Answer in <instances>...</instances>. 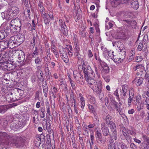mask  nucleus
I'll list each match as a JSON object with an SVG mask.
<instances>
[{"instance_id":"12","label":"nucleus","mask_w":149,"mask_h":149,"mask_svg":"<svg viewBox=\"0 0 149 149\" xmlns=\"http://www.w3.org/2000/svg\"><path fill=\"white\" fill-rule=\"evenodd\" d=\"M6 29L1 30L0 31V40L4 39L9 34L8 27V26H5Z\"/></svg>"},{"instance_id":"21","label":"nucleus","mask_w":149,"mask_h":149,"mask_svg":"<svg viewBox=\"0 0 149 149\" xmlns=\"http://www.w3.org/2000/svg\"><path fill=\"white\" fill-rule=\"evenodd\" d=\"M18 59H19V62L21 64L24 63H25L26 60L25 61V62L24 63L25 60V55L22 52H21V54H19L18 55Z\"/></svg>"},{"instance_id":"1","label":"nucleus","mask_w":149,"mask_h":149,"mask_svg":"<svg viewBox=\"0 0 149 149\" xmlns=\"http://www.w3.org/2000/svg\"><path fill=\"white\" fill-rule=\"evenodd\" d=\"M0 59V69L6 71H10L15 68V66L12 63L13 61L12 62L8 60V58L5 55L1 56Z\"/></svg>"},{"instance_id":"26","label":"nucleus","mask_w":149,"mask_h":149,"mask_svg":"<svg viewBox=\"0 0 149 149\" xmlns=\"http://www.w3.org/2000/svg\"><path fill=\"white\" fill-rule=\"evenodd\" d=\"M8 107L7 106H0V113H4L8 109Z\"/></svg>"},{"instance_id":"24","label":"nucleus","mask_w":149,"mask_h":149,"mask_svg":"<svg viewBox=\"0 0 149 149\" xmlns=\"http://www.w3.org/2000/svg\"><path fill=\"white\" fill-rule=\"evenodd\" d=\"M106 124L108 125H109V124L113 123L112 119L111 116L109 114H108L104 119Z\"/></svg>"},{"instance_id":"30","label":"nucleus","mask_w":149,"mask_h":149,"mask_svg":"<svg viewBox=\"0 0 149 149\" xmlns=\"http://www.w3.org/2000/svg\"><path fill=\"white\" fill-rule=\"evenodd\" d=\"M96 141L97 143L100 145L104 144L105 143V140H104L102 137L96 139Z\"/></svg>"},{"instance_id":"9","label":"nucleus","mask_w":149,"mask_h":149,"mask_svg":"<svg viewBox=\"0 0 149 149\" xmlns=\"http://www.w3.org/2000/svg\"><path fill=\"white\" fill-rule=\"evenodd\" d=\"M11 24L17 26V29H21V23L20 20L18 18L13 19L10 22Z\"/></svg>"},{"instance_id":"43","label":"nucleus","mask_w":149,"mask_h":149,"mask_svg":"<svg viewBox=\"0 0 149 149\" xmlns=\"http://www.w3.org/2000/svg\"><path fill=\"white\" fill-rule=\"evenodd\" d=\"M114 95L116 96V98L117 99L118 101H120V100L119 97V96L118 93V91L117 89L114 93Z\"/></svg>"},{"instance_id":"14","label":"nucleus","mask_w":149,"mask_h":149,"mask_svg":"<svg viewBox=\"0 0 149 149\" xmlns=\"http://www.w3.org/2000/svg\"><path fill=\"white\" fill-rule=\"evenodd\" d=\"M124 23H126L128 26H131L132 28L134 27L136 24V22L134 20L127 19L123 20Z\"/></svg>"},{"instance_id":"22","label":"nucleus","mask_w":149,"mask_h":149,"mask_svg":"<svg viewBox=\"0 0 149 149\" xmlns=\"http://www.w3.org/2000/svg\"><path fill=\"white\" fill-rule=\"evenodd\" d=\"M10 128L13 130L18 129L19 127V123L15 121H12L10 123Z\"/></svg>"},{"instance_id":"51","label":"nucleus","mask_w":149,"mask_h":149,"mask_svg":"<svg viewBox=\"0 0 149 149\" xmlns=\"http://www.w3.org/2000/svg\"><path fill=\"white\" fill-rule=\"evenodd\" d=\"M113 26V24L111 22H109L108 25H106V28L108 30H109V29L111 28Z\"/></svg>"},{"instance_id":"41","label":"nucleus","mask_w":149,"mask_h":149,"mask_svg":"<svg viewBox=\"0 0 149 149\" xmlns=\"http://www.w3.org/2000/svg\"><path fill=\"white\" fill-rule=\"evenodd\" d=\"M140 73L141 74V75H142V74H143V75H144V73L146 72V71L145 69V68L144 66H143V65L142 66L141 68L139 70Z\"/></svg>"},{"instance_id":"19","label":"nucleus","mask_w":149,"mask_h":149,"mask_svg":"<svg viewBox=\"0 0 149 149\" xmlns=\"http://www.w3.org/2000/svg\"><path fill=\"white\" fill-rule=\"evenodd\" d=\"M78 98L80 100L81 107L83 109L85 106V99L82 94L80 93L79 94Z\"/></svg>"},{"instance_id":"18","label":"nucleus","mask_w":149,"mask_h":149,"mask_svg":"<svg viewBox=\"0 0 149 149\" xmlns=\"http://www.w3.org/2000/svg\"><path fill=\"white\" fill-rule=\"evenodd\" d=\"M147 48V46L145 43L143 42H140L137 48V49L139 51H141L142 49L143 52L146 51Z\"/></svg>"},{"instance_id":"8","label":"nucleus","mask_w":149,"mask_h":149,"mask_svg":"<svg viewBox=\"0 0 149 149\" xmlns=\"http://www.w3.org/2000/svg\"><path fill=\"white\" fill-rule=\"evenodd\" d=\"M101 128L103 135L104 136H106L109 135L110 136H111L109 129L107 127L105 126V124L103 122L101 123Z\"/></svg>"},{"instance_id":"40","label":"nucleus","mask_w":149,"mask_h":149,"mask_svg":"<svg viewBox=\"0 0 149 149\" xmlns=\"http://www.w3.org/2000/svg\"><path fill=\"white\" fill-rule=\"evenodd\" d=\"M95 137L96 139L102 137L101 130L98 132H95Z\"/></svg>"},{"instance_id":"44","label":"nucleus","mask_w":149,"mask_h":149,"mask_svg":"<svg viewBox=\"0 0 149 149\" xmlns=\"http://www.w3.org/2000/svg\"><path fill=\"white\" fill-rule=\"evenodd\" d=\"M143 108V104L141 103H140L138 104L137 108V110L138 111H139L141 110Z\"/></svg>"},{"instance_id":"7","label":"nucleus","mask_w":149,"mask_h":149,"mask_svg":"<svg viewBox=\"0 0 149 149\" xmlns=\"http://www.w3.org/2000/svg\"><path fill=\"white\" fill-rule=\"evenodd\" d=\"M16 40L15 36H11L9 41H8V47L11 49H13L15 47H16L18 46Z\"/></svg>"},{"instance_id":"49","label":"nucleus","mask_w":149,"mask_h":149,"mask_svg":"<svg viewBox=\"0 0 149 149\" xmlns=\"http://www.w3.org/2000/svg\"><path fill=\"white\" fill-rule=\"evenodd\" d=\"M51 51L54 53L56 58H58L59 57L58 53L57 50L56 49H54L53 48H52V50H51Z\"/></svg>"},{"instance_id":"29","label":"nucleus","mask_w":149,"mask_h":149,"mask_svg":"<svg viewBox=\"0 0 149 149\" xmlns=\"http://www.w3.org/2000/svg\"><path fill=\"white\" fill-rule=\"evenodd\" d=\"M134 83L137 85V86H140L142 83V81L138 77L136 78L134 80Z\"/></svg>"},{"instance_id":"25","label":"nucleus","mask_w":149,"mask_h":149,"mask_svg":"<svg viewBox=\"0 0 149 149\" xmlns=\"http://www.w3.org/2000/svg\"><path fill=\"white\" fill-rule=\"evenodd\" d=\"M121 58L118 57L117 56H115L113 59L115 62L118 63H120L123 61V59L125 57L122 56Z\"/></svg>"},{"instance_id":"31","label":"nucleus","mask_w":149,"mask_h":149,"mask_svg":"<svg viewBox=\"0 0 149 149\" xmlns=\"http://www.w3.org/2000/svg\"><path fill=\"white\" fill-rule=\"evenodd\" d=\"M36 146L38 147L40 145L41 143V139L39 137H37L34 141Z\"/></svg>"},{"instance_id":"11","label":"nucleus","mask_w":149,"mask_h":149,"mask_svg":"<svg viewBox=\"0 0 149 149\" xmlns=\"http://www.w3.org/2000/svg\"><path fill=\"white\" fill-rule=\"evenodd\" d=\"M117 47L118 48V49L120 50V54L125 57L126 56V52L125 49L124 47V45L122 43L120 42L117 43Z\"/></svg>"},{"instance_id":"42","label":"nucleus","mask_w":149,"mask_h":149,"mask_svg":"<svg viewBox=\"0 0 149 149\" xmlns=\"http://www.w3.org/2000/svg\"><path fill=\"white\" fill-rule=\"evenodd\" d=\"M134 90L133 88H131L129 92V97H134Z\"/></svg>"},{"instance_id":"3","label":"nucleus","mask_w":149,"mask_h":149,"mask_svg":"<svg viewBox=\"0 0 149 149\" xmlns=\"http://www.w3.org/2000/svg\"><path fill=\"white\" fill-rule=\"evenodd\" d=\"M82 70L86 79L90 77H94V73L90 66H88L86 68L83 67Z\"/></svg>"},{"instance_id":"47","label":"nucleus","mask_w":149,"mask_h":149,"mask_svg":"<svg viewBox=\"0 0 149 149\" xmlns=\"http://www.w3.org/2000/svg\"><path fill=\"white\" fill-rule=\"evenodd\" d=\"M114 52L112 51H109L108 52V56L111 58L113 59V58L114 57L115 55H114L113 54Z\"/></svg>"},{"instance_id":"27","label":"nucleus","mask_w":149,"mask_h":149,"mask_svg":"<svg viewBox=\"0 0 149 149\" xmlns=\"http://www.w3.org/2000/svg\"><path fill=\"white\" fill-rule=\"evenodd\" d=\"M131 7L136 10L139 7V2L137 1L132 2L131 3Z\"/></svg>"},{"instance_id":"32","label":"nucleus","mask_w":149,"mask_h":149,"mask_svg":"<svg viewBox=\"0 0 149 149\" xmlns=\"http://www.w3.org/2000/svg\"><path fill=\"white\" fill-rule=\"evenodd\" d=\"M119 145L120 147H118L117 149H128L127 146L123 143H119Z\"/></svg>"},{"instance_id":"4","label":"nucleus","mask_w":149,"mask_h":149,"mask_svg":"<svg viewBox=\"0 0 149 149\" xmlns=\"http://www.w3.org/2000/svg\"><path fill=\"white\" fill-rule=\"evenodd\" d=\"M59 50L61 58L65 63H68L69 62V58L65 49L61 46L59 47Z\"/></svg>"},{"instance_id":"37","label":"nucleus","mask_w":149,"mask_h":149,"mask_svg":"<svg viewBox=\"0 0 149 149\" xmlns=\"http://www.w3.org/2000/svg\"><path fill=\"white\" fill-rule=\"evenodd\" d=\"M43 91L44 96L47 97L48 92V87L46 85L43 87Z\"/></svg>"},{"instance_id":"62","label":"nucleus","mask_w":149,"mask_h":149,"mask_svg":"<svg viewBox=\"0 0 149 149\" xmlns=\"http://www.w3.org/2000/svg\"><path fill=\"white\" fill-rule=\"evenodd\" d=\"M125 137L128 142H131V137L129 135H127Z\"/></svg>"},{"instance_id":"35","label":"nucleus","mask_w":149,"mask_h":149,"mask_svg":"<svg viewBox=\"0 0 149 149\" xmlns=\"http://www.w3.org/2000/svg\"><path fill=\"white\" fill-rule=\"evenodd\" d=\"M69 81L72 89L74 90L76 89V87L75 86V82L71 78H69Z\"/></svg>"},{"instance_id":"17","label":"nucleus","mask_w":149,"mask_h":149,"mask_svg":"<svg viewBox=\"0 0 149 149\" xmlns=\"http://www.w3.org/2000/svg\"><path fill=\"white\" fill-rule=\"evenodd\" d=\"M8 47V41L7 40L0 42V51H2L5 49L6 48Z\"/></svg>"},{"instance_id":"6","label":"nucleus","mask_w":149,"mask_h":149,"mask_svg":"<svg viewBox=\"0 0 149 149\" xmlns=\"http://www.w3.org/2000/svg\"><path fill=\"white\" fill-rule=\"evenodd\" d=\"M25 141V139L21 137H18L14 142V144L17 147H23L24 145Z\"/></svg>"},{"instance_id":"61","label":"nucleus","mask_w":149,"mask_h":149,"mask_svg":"<svg viewBox=\"0 0 149 149\" xmlns=\"http://www.w3.org/2000/svg\"><path fill=\"white\" fill-rule=\"evenodd\" d=\"M50 107L49 105H47L46 107V110L47 113H46V115L47 114H49L50 113Z\"/></svg>"},{"instance_id":"36","label":"nucleus","mask_w":149,"mask_h":149,"mask_svg":"<svg viewBox=\"0 0 149 149\" xmlns=\"http://www.w3.org/2000/svg\"><path fill=\"white\" fill-rule=\"evenodd\" d=\"M49 62L48 61H46L45 62V72H48L50 71L49 68Z\"/></svg>"},{"instance_id":"57","label":"nucleus","mask_w":149,"mask_h":149,"mask_svg":"<svg viewBox=\"0 0 149 149\" xmlns=\"http://www.w3.org/2000/svg\"><path fill=\"white\" fill-rule=\"evenodd\" d=\"M111 102L115 107H117L118 103L115 100V99L114 98H112Z\"/></svg>"},{"instance_id":"34","label":"nucleus","mask_w":149,"mask_h":149,"mask_svg":"<svg viewBox=\"0 0 149 149\" xmlns=\"http://www.w3.org/2000/svg\"><path fill=\"white\" fill-rule=\"evenodd\" d=\"M94 135L93 134H91L90 135V138L91 142L89 141L90 143V147L91 148H92V145L94 144L93 141L94 140Z\"/></svg>"},{"instance_id":"45","label":"nucleus","mask_w":149,"mask_h":149,"mask_svg":"<svg viewBox=\"0 0 149 149\" xmlns=\"http://www.w3.org/2000/svg\"><path fill=\"white\" fill-rule=\"evenodd\" d=\"M44 22L46 24H48L50 22V19L47 17V16H44Z\"/></svg>"},{"instance_id":"28","label":"nucleus","mask_w":149,"mask_h":149,"mask_svg":"<svg viewBox=\"0 0 149 149\" xmlns=\"http://www.w3.org/2000/svg\"><path fill=\"white\" fill-rule=\"evenodd\" d=\"M110 128L112 133H115L116 132V127L115 123L113 122L109 124Z\"/></svg>"},{"instance_id":"59","label":"nucleus","mask_w":149,"mask_h":149,"mask_svg":"<svg viewBox=\"0 0 149 149\" xmlns=\"http://www.w3.org/2000/svg\"><path fill=\"white\" fill-rule=\"evenodd\" d=\"M6 135L7 134L5 132H0V138L2 139L3 137L6 136Z\"/></svg>"},{"instance_id":"15","label":"nucleus","mask_w":149,"mask_h":149,"mask_svg":"<svg viewBox=\"0 0 149 149\" xmlns=\"http://www.w3.org/2000/svg\"><path fill=\"white\" fill-rule=\"evenodd\" d=\"M18 45H20L24 40V37L23 35L19 34L15 36Z\"/></svg>"},{"instance_id":"5","label":"nucleus","mask_w":149,"mask_h":149,"mask_svg":"<svg viewBox=\"0 0 149 149\" xmlns=\"http://www.w3.org/2000/svg\"><path fill=\"white\" fill-rule=\"evenodd\" d=\"M59 25L60 26L61 31L65 36H67L68 34V30L67 26L65 25V22H63L61 19H59L58 21Z\"/></svg>"},{"instance_id":"20","label":"nucleus","mask_w":149,"mask_h":149,"mask_svg":"<svg viewBox=\"0 0 149 149\" xmlns=\"http://www.w3.org/2000/svg\"><path fill=\"white\" fill-rule=\"evenodd\" d=\"M17 26H14L12 24H10V30L12 33H14V34L19 33L21 29H17Z\"/></svg>"},{"instance_id":"39","label":"nucleus","mask_w":149,"mask_h":149,"mask_svg":"<svg viewBox=\"0 0 149 149\" xmlns=\"http://www.w3.org/2000/svg\"><path fill=\"white\" fill-rule=\"evenodd\" d=\"M42 60V59L40 57H36L35 60V63L39 65L40 64Z\"/></svg>"},{"instance_id":"55","label":"nucleus","mask_w":149,"mask_h":149,"mask_svg":"<svg viewBox=\"0 0 149 149\" xmlns=\"http://www.w3.org/2000/svg\"><path fill=\"white\" fill-rule=\"evenodd\" d=\"M134 56H132L131 55H129V56L127 58V61L130 62L131 61L134 59Z\"/></svg>"},{"instance_id":"63","label":"nucleus","mask_w":149,"mask_h":149,"mask_svg":"<svg viewBox=\"0 0 149 149\" xmlns=\"http://www.w3.org/2000/svg\"><path fill=\"white\" fill-rule=\"evenodd\" d=\"M8 125V122L6 120H4L3 121V123L2 124V125L3 127L5 128Z\"/></svg>"},{"instance_id":"58","label":"nucleus","mask_w":149,"mask_h":149,"mask_svg":"<svg viewBox=\"0 0 149 149\" xmlns=\"http://www.w3.org/2000/svg\"><path fill=\"white\" fill-rule=\"evenodd\" d=\"M144 79L146 80V84L149 82V74H147L146 72V74L144 77Z\"/></svg>"},{"instance_id":"48","label":"nucleus","mask_w":149,"mask_h":149,"mask_svg":"<svg viewBox=\"0 0 149 149\" xmlns=\"http://www.w3.org/2000/svg\"><path fill=\"white\" fill-rule=\"evenodd\" d=\"M88 108L91 112L93 113H94L95 112V110L92 105H89L88 106Z\"/></svg>"},{"instance_id":"64","label":"nucleus","mask_w":149,"mask_h":149,"mask_svg":"<svg viewBox=\"0 0 149 149\" xmlns=\"http://www.w3.org/2000/svg\"><path fill=\"white\" fill-rule=\"evenodd\" d=\"M104 79L106 82H109L110 80V76H107L104 77Z\"/></svg>"},{"instance_id":"33","label":"nucleus","mask_w":149,"mask_h":149,"mask_svg":"<svg viewBox=\"0 0 149 149\" xmlns=\"http://www.w3.org/2000/svg\"><path fill=\"white\" fill-rule=\"evenodd\" d=\"M74 50L75 52H79L80 50V47L77 41L74 42Z\"/></svg>"},{"instance_id":"16","label":"nucleus","mask_w":149,"mask_h":149,"mask_svg":"<svg viewBox=\"0 0 149 149\" xmlns=\"http://www.w3.org/2000/svg\"><path fill=\"white\" fill-rule=\"evenodd\" d=\"M109 144L107 146L108 149H116V145L111 136L109 141Z\"/></svg>"},{"instance_id":"50","label":"nucleus","mask_w":149,"mask_h":149,"mask_svg":"<svg viewBox=\"0 0 149 149\" xmlns=\"http://www.w3.org/2000/svg\"><path fill=\"white\" fill-rule=\"evenodd\" d=\"M70 97L73 99L72 102L74 103V105L73 107H74V109L77 108V107L76 106V100L74 98L73 95V94L71 95Z\"/></svg>"},{"instance_id":"46","label":"nucleus","mask_w":149,"mask_h":149,"mask_svg":"<svg viewBox=\"0 0 149 149\" xmlns=\"http://www.w3.org/2000/svg\"><path fill=\"white\" fill-rule=\"evenodd\" d=\"M142 66V65L141 64L137 65L134 67L133 68V70L134 71H136L138 70H139Z\"/></svg>"},{"instance_id":"13","label":"nucleus","mask_w":149,"mask_h":149,"mask_svg":"<svg viewBox=\"0 0 149 149\" xmlns=\"http://www.w3.org/2000/svg\"><path fill=\"white\" fill-rule=\"evenodd\" d=\"M36 74L40 81H44L43 73L42 70H41L40 67V66H38L37 67Z\"/></svg>"},{"instance_id":"52","label":"nucleus","mask_w":149,"mask_h":149,"mask_svg":"<svg viewBox=\"0 0 149 149\" xmlns=\"http://www.w3.org/2000/svg\"><path fill=\"white\" fill-rule=\"evenodd\" d=\"M12 13L13 16H16L17 14L18 13V10H17L16 8L14 10V8L12 9Z\"/></svg>"},{"instance_id":"60","label":"nucleus","mask_w":149,"mask_h":149,"mask_svg":"<svg viewBox=\"0 0 149 149\" xmlns=\"http://www.w3.org/2000/svg\"><path fill=\"white\" fill-rule=\"evenodd\" d=\"M142 60V57L141 56H139L136 57V62L141 61Z\"/></svg>"},{"instance_id":"10","label":"nucleus","mask_w":149,"mask_h":149,"mask_svg":"<svg viewBox=\"0 0 149 149\" xmlns=\"http://www.w3.org/2000/svg\"><path fill=\"white\" fill-rule=\"evenodd\" d=\"M122 88V94L123 96L121 97V102H125V99L124 98L126 96V94L127 91L128 89V86L126 84L121 85Z\"/></svg>"},{"instance_id":"56","label":"nucleus","mask_w":149,"mask_h":149,"mask_svg":"<svg viewBox=\"0 0 149 149\" xmlns=\"http://www.w3.org/2000/svg\"><path fill=\"white\" fill-rule=\"evenodd\" d=\"M89 101L91 104H95L96 102L95 98L91 96L90 98Z\"/></svg>"},{"instance_id":"53","label":"nucleus","mask_w":149,"mask_h":149,"mask_svg":"<svg viewBox=\"0 0 149 149\" xmlns=\"http://www.w3.org/2000/svg\"><path fill=\"white\" fill-rule=\"evenodd\" d=\"M53 91L52 92V93L53 94L52 96L54 95V97H56V96H55L56 95V93L58 91V90H57V88H56V87H54L53 88Z\"/></svg>"},{"instance_id":"2","label":"nucleus","mask_w":149,"mask_h":149,"mask_svg":"<svg viewBox=\"0 0 149 149\" xmlns=\"http://www.w3.org/2000/svg\"><path fill=\"white\" fill-rule=\"evenodd\" d=\"M94 77H91L86 79L88 82V84L93 91L97 94H100L102 91V83L100 81L98 83L93 79Z\"/></svg>"},{"instance_id":"23","label":"nucleus","mask_w":149,"mask_h":149,"mask_svg":"<svg viewBox=\"0 0 149 149\" xmlns=\"http://www.w3.org/2000/svg\"><path fill=\"white\" fill-rule=\"evenodd\" d=\"M2 17L3 19H10L11 18V16L9 15V13L7 12H5L1 13Z\"/></svg>"},{"instance_id":"38","label":"nucleus","mask_w":149,"mask_h":149,"mask_svg":"<svg viewBox=\"0 0 149 149\" xmlns=\"http://www.w3.org/2000/svg\"><path fill=\"white\" fill-rule=\"evenodd\" d=\"M6 97L8 101H12L13 99L12 93H11L8 94L7 95H6Z\"/></svg>"},{"instance_id":"54","label":"nucleus","mask_w":149,"mask_h":149,"mask_svg":"<svg viewBox=\"0 0 149 149\" xmlns=\"http://www.w3.org/2000/svg\"><path fill=\"white\" fill-rule=\"evenodd\" d=\"M117 132H116L115 133H112L111 136H110L111 137L112 139H113L115 140H116L117 139Z\"/></svg>"}]
</instances>
